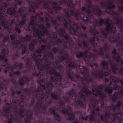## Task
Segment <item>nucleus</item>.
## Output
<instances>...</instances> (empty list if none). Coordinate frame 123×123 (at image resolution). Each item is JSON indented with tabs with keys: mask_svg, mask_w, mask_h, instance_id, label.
Wrapping results in <instances>:
<instances>
[{
	"mask_svg": "<svg viewBox=\"0 0 123 123\" xmlns=\"http://www.w3.org/2000/svg\"><path fill=\"white\" fill-rule=\"evenodd\" d=\"M81 28H82L83 29V30H85L86 29V27H84V26H83V25H81Z\"/></svg>",
	"mask_w": 123,
	"mask_h": 123,
	"instance_id": "obj_3",
	"label": "nucleus"
},
{
	"mask_svg": "<svg viewBox=\"0 0 123 123\" xmlns=\"http://www.w3.org/2000/svg\"><path fill=\"white\" fill-rule=\"evenodd\" d=\"M84 35H85V36L86 37V36H87V34L86 33H85V34H84Z\"/></svg>",
	"mask_w": 123,
	"mask_h": 123,
	"instance_id": "obj_7",
	"label": "nucleus"
},
{
	"mask_svg": "<svg viewBox=\"0 0 123 123\" xmlns=\"http://www.w3.org/2000/svg\"><path fill=\"white\" fill-rule=\"evenodd\" d=\"M23 65L22 63L19 64L18 62H15L13 64V66L10 65H8L6 67V69L3 71L4 73H6L8 71L10 73V76L11 77V82L13 83L15 86H21V89L22 90L23 85L25 83H27L28 85L31 84L32 86L33 85V81L32 79L29 78L26 76H23L21 78L17 79L15 78L17 75L21 76V73L19 71L14 72V69H20L22 68Z\"/></svg>",
	"mask_w": 123,
	"mask_h": 123,
	"instance_id": "obj_2",
	"label": "nucleus"
},
{
	"mask_svg": "<svg viewBox=\"0 0 123 123\" xmlns=\"http://www.w3.org/2000/svg\"><path fill=\"white\" fill-rule=\"evenodd\" d=\"M5 94V93L4 92H2V95H4Z\"/></svg>",
	"mask_w": 123,
	"mask_h": 123,
	"instance_id": "obj_5",
	"label": "nucleus"
},
{
	"mask_svg": "<svg viewBox=\"0 0 123 123\" xmlns=\"http://www.w3.org/2000/svg\"><path fill=\"white\" fill-rule=\"evenodd\" d=\"M22 72H23L24 73H26V72H27V71H23Z\"/></svg>",
	"mask_w": 123,
	"mask_h": 123,
	"instance_id": "obj_6",
	"label": "nucleus"
},
{
	"mask_svg": "<svg viewBox=\"0 0 123 123\" xmlns=\"http://www.w3.org/2000/svg\"><path fill=\"white\" fill-rule=\"evenodd\" d=\"M21 93V92L19 91H16V94H20Z\"/></svg>",
	"mask_w": 123,
	"mask_h": 123,
	"instance_id": "obj_4",
	"label": "nucleus"
},
{
	"mask_svg": "<svg viewBox=\"0 0 123 123\" xmlns=\"http://www.w3.org/2000/svg\"><path fill=\"white\" fill-rule=\"evenodd\" d=\"M57 2L70 9L69 6L72 8L70 4L71 2L75 12L79 11V13L85 14V16L95 21L96 19L93 13L99 16L102 14L100 8H106V12L112 15L113 19L112 21L109 18L103 19L105 21L108 19L111 27L116 31L117 27L123 34V0H61Z\"/></svg>",
	"mask_w": 123,
	"mask_h": 123,
	"instance_id": "obj_1",
	"label": "nucleus"
}]
</instances>
